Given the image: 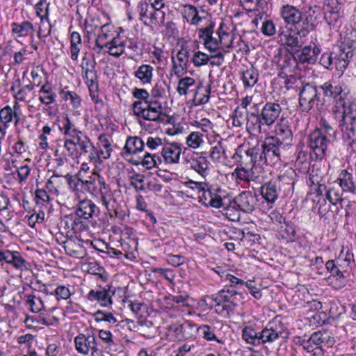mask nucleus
Returning a JSON list of instances; mask_svg holds the SVG:
<instances>
[{
	"instance_id": "nucleus-50",
	"label": "nucleus",
	"mask_w": 356,
	"mask_h": 356,
	"mask_svg": "<svg viewBox=\"0 0 356 356\" xmlns=\"http://www.w3.org/2000/svg\"><path fill=\"white\" fill-rule=\"evenodd\" d=\"M186 143L189 147L198 148L203 143V135L199 131L191 132L186 138Z\"/></svg>"
},
{
	"instance_id": "nucleus-45",
	"label": "nucleus",
	"mask_w": 356,
	"mask_h": 356,
	"mask_svg": "<svg viewBox=\"0 0 356 356\" xmlns=\"http://www.w3.org/2000/svg\"><path fill=\"white\" fill-rule=\"evenodd\" d=\"M198 330L202 337L207 341H216L219 343H223L222 339H218L214 332V329L208 325H202L199 327H195V331Z\"/></svg>"
},
{
	"instance_id": "nucleus-53",
	"label": "nucleus",
	"mask_w": 356,
	"mask_h": 356,
	"mask_svg": "<svg viewBox=\"0 0 356 356\" xmlns=\"http://www.w3.org/2000/svg\"><path fill=\"white\" fill-rule=\"evenodd\" d=\"M225 153L222 140H220L212 144L210 150V157L214 161H218Z\"/></svg>"
},
{
	"instance_id": "nucleus-54",
	"label": "nucleus",
	"mask_w": 356,
	"mask_h": 356,
	"mask_svg": "<svg viewBox=\"0 0 356 356\" xmlns=\"http://www.w3.org/2000/svg\"><path fill=\"white\" fill-rule=\"evenodd\" d=\"M92 143L90 138L84 135L81 139L76 143V147L79 149V156L85 155L90 152L92 149Z\"/></svg>"
},
{
	"instance_id": "nucleus-30",
	"label": "nucleus",
	"mask_w": 356,
	"mask_h": 356,
	"mask_svg": "<svg viewBox=\"0 0 356 356\" xmlns=\"http://www.w3.org/2000/svg\"><path fill=\"white\" fill-rule=\"evenodd\" d=\"M161 156L156 154H151L147 151L142 155L138 156V163H141L147 169H152L154 167H159L162 163Z\"/></svg>"
},
{
	"instance_id": "nucleus-27",
	"label": "nucleus",
	"mask_w": 356,
	"mask_h": 356,
	"mask_svg": "<svg viewBox=\"0 0 356 356\" xmlns=\"http://www.w3.org/2000/svg\"><path fill=\"white\" fill-rule=\"evenodd\" d=\"M227 286H225L220 291V298H222L225 302H229L233 307H236L243 299V294L237 290L229 288L227 289Z\"/></svg>"
},
{
	"instance_id": "nucleus-33",
	"label": "nucleus",
	"mask_w": 356,
	"mask_h": 356,
	"mask_svg": "<svg viewBox=\"0 0 356 356\" xmlns=\"http://www.w3.org/2000/svg\"><path fill=\"white\" fill-rule=\"evenodd\" d=\"M15 121L16 125L19 121V117L10 106H6L0 110V122L9 127V124Z\"/></svg>"
},
{
	"instance_id": "nucleus-25",
	"label": "nucleus",
	"mask_w": 356,
	"mask_h": 356,
	"mask_svg": "<svg viewBox=\"0 0 356 356\" xmlns=\"http://www.w3.org/2000/svg\"><path fill=\"white\" fill-rule=\"evenodd\" d=\"M111 35L112 34L110 30V25L104 24L100 31L94 38L95 45L93 47V49L97 54H101L104 47H108V41L107 40Z\"/></svg>"
},
{
	"instance_id": "nucleus-18",
	"label": "nucleus",
	"mask_w": 356,
	"mask_h": 356,
	"mask_svg": "<svg viewBox=\"0 0 356 356\" xmlns=\"http://www.w3.org/2000/svg\"><path fill=\"white\" fill-rule=\"evenodd\" d=\"M281 111V106L278 103L267 102L260 111L264 126H272L279 118Z\"/></svg>"
},
{
	"instance_id": "nucleus-12",
	"label": "nucleus",
	"mask_w": 356,
	"mask_h": 356,
	"mask_svg": "<svg viewBox=\"0 0 356 356\" xmlns=\"http://www.w3.org/2000/svg\"><path fill=\"white\" fill-rule=\"evenodd\" d=\"M308 145L316 159L321 160L325 155L330 141L321 136L319 131H313L308 136Z\"/></svg>"
},
{
	"instance_id": "nucleus-60",
	"label": "nucleus",
	"mask_w": 356,
	"mask_h": 356,
	"mask_svg": "<svg viewBox=\"0 0 356 356\" xmlns=\"http://www.w3.org/2000/svg\"><path fill=\"white\" fill-rule=\"evenodd\" d=\"M339 261H341V260L337 261V264H336L334 260H329L326 262L325 267L332 275L341 278L344 276L343 272L339 269V266H341V264L339 263Z\"/></svg>"
},
{
	"instance_id": "nucleus-26",
	"label": "nucleus",
	"mask_w": 356,
	"mask_h": 356,
	"mask_svg": "<svg viewBox=\"0 0 356 356\" xmlns=\"http://www.w3.org/2000/svg\"><path fill=\"white\" fill-rule=\"evenodd\" d=\"M279 182L270 180L261 187V194L268 203L273 204L279 196Z\"/></svg>"
},
{
	"instance_id": "nucleus-49",
	"label": "nucleus",
	"mask_w": 356,
	"mask_h": 356,
	"mask_svg": "<svg viewBox=\"0 0 356 356\" xmlns=\"http://www.w3.org/2000/svg\"><path fill=\"white\" fill-rule=\"evenodd\" d=\"M26 304L30 307V311L33 313H38L44 309V302L40 298L31 294L26 296Z\"/></svg>"
},
{
	"instance_id": "nucleus-1",
	"label": "nucleus",
	"mask_w": 356,
	"mask_h": 356,
	"mask_svg": "<svg viewBox=\"0 0 356 356\" xmlns=\"http://www.w3.org/2000/svg\"><path fill=\"white\" fill-rule=\"evenodd\" d=\"M325 97L336 99V106L342 108L339 124L343 140L351 146L356 142V102L349 95L350 90L343 82L325 81L319 86Z\"/></svg>"
},
{
	"instance_id": "nucleus-56",
	"label": "nucleus",
	"mask_w": 356,
	"mask_h": 356,
	"mask_svg": "<svg viewBox=\"0 0 356 356\" xmlns=\"http://www.w3.org/2000/svg\"><path fill=\"white\" fill-rule=\"evenodd\" d=\"M60 130L63 132L64 136L70 135V134H76L79 130L76 127L75 124L66 115L62 121V127Z\"/></svg>"
},
{
	"instance_id": "nucleus-44",
	"label": "nucleus",
	"mask_w": 356,
	"mask_h": 356,
	"mask_svg": "<svg viewBox=\"0 0 356 356\" xmlns=\"http://www.w3.org/2000/svg\"><path fill=\"white\" fill-rule=\"evenodd\" d=\"M62 98L65 101H70L74 108H78L81 105V99L76 92L66 90V88L61 90L60 92Z\"/></svg>"
},
{
	"instance_id": "nucleus-16",
	"label": "nucleus",
	"mask_w": 356,
	"mask_h": 356,
	"mask_svg": "<svg viewBox=\"0 0 356 356\" xmlns=\"http://www.w3.org/2000/svg\"><path fill=\"white\" fill-rule=\"evenodd\" d=\"M172 69L171 76L175 75L177 77L183 76L186 72L188 63V51L186 48L181 49L176 54V57L172 56Z\"/></svg>"
},
{
	"instance_id": "nucleus-48",
	"label": "nucleus",
	"mask_w": 356,
	"mask_h": 356,
	"mask_svg": "<svg viewBox=\"0 0 356 356\" xmlns=\"http://www.w3.org/2000/svg\"><path fill=\"white\" fill-rule=\"evenodd\" d=\"M249 149L254 165H263L268 163V161H266L264 156L263 149L261 145H257L254 147Z\"/></svg>"
},
{
	"instance_id": "nucleus-3",
	"label": "nucleus",
	"mask_w": 356,
	"mask_h": 356,
	"mask_svg": "<svg viewBox=\"0 0 356 356\" xmlns=\"http://www.w3.org/2000/svg\"><path fill=\"white\" fill-rule=\"evenodd\" d=\"M281 323L269 322L261 330H257L252 326H245L242 330V339L248 344L258 346L271 343L277 340L283 334Z\"/></svg>"
},
{
	"instance_id": "nucleus-4",
	"label": "nucleus",
	"mask_w": 356,
	"mask_h": 356,
	"mask_svg": "<svg viewBox=\"0 0 356 356\" xmlns=\"http://www.w3.org/2000/svg\"><path fill=\"white\" fill-rule=\"evenodd\" d=\"M353 56L350 47H337L331 52H324L320 58V64L328 70L335 69L343 72Z\"/></svg>"
},
{
	"instance_id": "nucleus-40",
	"label": "nucleus",
	"mask_w": 356,
	"mask_h": 356,
	"mask_svg": "<svg viewBox=\"0 0 356 356\" xmlns=\"http://www.w3.org/2000/svg\"><path fill=\"white\" fill-rule=\"evenodd\" d=\"M10 261H8L9 264L13 265L15 268L20 270H28L30 264L27 262L17 251L11 252Z\"/></svg>"
},
{
	"instance_id": "nucleus-10",
	"label": "nucleus",
	"mask_w": 356,
	"mask_h": 356,
	"mask_svg": "<svg viewBox=\"0 0 356 356\" xmlns=\"http://www.w3.org/2000/svg\"><path fill=\"white\" fill-rule=\"evenodd\" d=\"M215 26V22H209L205 27L197 29L200 39L203 40L205 48L210 52L220 51L221 45L220 38L213 37Z\"/></svg>"
},
{
	"instance_id": "nucleus-6",
	"label": "nucleus",
	"mask_w": 356,
	"mask_h": 356,
	"mask_svg": "<svg viewBox=\"0 0 356 356\" xmlns=\"http://www.w3.org/2000/svg\"><path fill=\"white\" fill-rule=\"evenodd\" d=\"M133 111L137 117L145 120L160 121L163 107L161 103L157 100L136 101L133 104Z\"/></svg>"
},
{
	"instance_id": "nucleus-57",
	"label": "nucleus",
	"mask_w": 356,
	"mask_h": 356,
	"mask_svg": "<svg viewBox=\"0 0 356 356\" xmlns=\"http://www.w3.org/2000/svg\"><path fill=\"white\" fill-rule=\"evenodd\" d=\"M326 198L334 205L338 202L341 203L343 201L341 198V191L334 187H330L327 189L326 191Z\"/></svg>"
},
{
	"instance_id": "nucleus-13",
	"label": "nucleus",
	"mask_w": 356,
	"mask_h": 356,
	"mask_svg": "<svg viewBox=\"0 0 356 356\" xmlns=\"http://www.w3.org/2000/svg\"><path fill=\"white\" fill-rule=\"evenodd\" d=\"M280 16L286 26L293 28H301L305 19L302 17V12L296 7L286 4L281 7Z\"/></svg>"
},
{
	"instance_id": "nucleus-52",
	"label": "nucleus",
	"mask_w": 356,
	"mask_h": 356,
	"mask_svg": "<svg viewBox=\"0 0 356 356\" xmlns=\"http://www.w3.org/2000/svg\"><path fill=\"white\" fill-rule=\"evenodd\" d=\"M149 3L147 0H141L138 3L136 10L140 16V20H141L145 26H149V23H147L146 18L148 17L149 12Z\"/></svg>"
},
{
	"instance_id": "nucleus-61",
	"label": "nucleus",
	"mask_w": 356,
	"mask_h": 356,
	"mask_svg": "<svg viewBox=\"0 0 356 356\" xmlns=\"http://www.w3.org/2000/svg\"><path fill=\"white\" fill-rule=\"evenodd\" d=\"M65 178L67 179L70 188L73 191H83V186L76 177L74 178L69 172H65Z\"/></svg>"
},
{
	"instance_id": "nucleus-15",
	"label": "nucleus",
	"mask_w": 356,
	"mask_h": 356,
	"mask_svg": "<svg viewBox=\"0 0 356 356\" xmlns=\"http://www.w3.org/2000/svg\"><path fill=\"white\" fill-rule=\"evenodd\" d=\"M74 346L76 350L82 355H88L90 350L92 353L97 352V339L94 334H79L74 338Z\"/></svg>"
},
{
	"instance_id": "nucleus-43",
	"label": "nucleus",
	"mask_w": 356,
	"mask_h": 356,
	"mask_svg": "<svg viewBox=\"0 0 356 356\" xmlns=\"http://www.w3.org/2000/svg\"><path fill=\"white\" fill-rule=\"evenodd\" d=\"M202 84L198 83L197 86H195L194 90H191V91H194V99L197 101V102L200 104H207L210 99V93H211V85L207 84L204 89V93H203V97H198L200 95V90H202Z\"/></svg>"
},
{
	"instance_id": "nucleus-46",
	"label": "nucleus",
	"mask_w": 356,
	"mask_h": 356,
	"mask_svg": "<svg viewBox=\"0 0 356 356\" xmlns=\"http://www.w3.org/2000/svg\"><path fill=\"white\" fill-rule=\"evenodd\" d=\"M145 145L147 149L150 151L161 149L162 150L164 145L165 144V140H163L157 136H147L145 139Z\"/></svg>"
},
{
	"instance_id": "nucleus-2",
	"label": "nucleus",
	"mask_w": 356,
	"mask_h": 356,
	"mask_svg": "<svg viewBox=\"0 0 356 356\" xmlns=\"http://www.w3.org/2000/svg\"><path fill=\"white\" fill-rule=\"evenodd\" d=\"M79 180L82 181L83 191L99 197L100 202L111 218L118 216V212L111 204L113 197L110 186L106 184L103 177L97 172H92V175L87 176L86 179L83 180L81 178Z\"/></svg>"
},
{
	"instance_id": "nucleus-64",
	"label": "nucleus",
	"mask_w": 356,
	"mask_h": 356,
	"mask_svg": "<svg viewBox=\"0 0 356 356\" xmlns=\"http://www.w3.org/2000/svg\"><path fill=\"white\" fill-rule=\"evenodd\" d=\"M51 296H55L58 300H67L71 296V292L68 287L64 285H59L56 289L51 293Z\"/></svg>"
},
{
	"instance_id": "nucleus-51",
	"label": "nucleus",
	"mask_w": 356,
	"mask_h": 356,
	"mask_svg": "<svg viewBox=\"0 0 356 356\" xmlns=\"http://www.w3.org/2000/svg\"><path fill=\"white\" fill-rule=\"evenodd\" d=\"M49 6V3H47L45 0H40L39 2L35 5V13L37 16L40 17L41 22H42L44 19H46L48 22H49L48 17Z\"/></svg>"
},
{
	"instance_id": "nucleus-62",
	"label": "nucleus",
	"mask_w": 356,
	"mask_h": 356,
	"mask_svg": "<svg viewBox=\"0 0 356 356\" xmlns=\"http://www.w3.org/2000/svg\"><path fill=\"white\" fill-rule=\"evenodd\" d=\"M95 320L97 322L105 321L108 323L114 324L117 322L115 317L110 312L106 313L101 310H97L93 314Z\"/></svg>"
},
{
	"instance_id": "nucleus-39",
	"label": "nucleus",
	"mask_w": 356,
	"mask_h": 356,
	"mask_svg": "<svg viewBox=\"0 0 356 356\" xmlns=\"http://www.w3.org/2000/svg\"><path fill=\"white\" fill-rule=\"evenodd\" d=\"M209 163L205 157H200L191 162V167L202 177H205L208 174Z\"/></svg>"
},
{
	"instance_id": "nucleus-29",
	"label": "nucleus",
	"mask_w": 356,
	"mask_h": 356,
	"mask_svg": "<svg viewBox=\"0 0 356 356\" xmlns=\"http://www.w3.org/2000/svg\"><path fill=\"white\" fill-rule=\"evenodd\" d=\"M341 190L345 192L355 193L356 187L353 180V175L346 170H342L337 178Z\"/></svg>"
},
{
	"instance_id": "nucleus-63",
	"label": "nucleus",
	"mask_w": 356,
	"mask_h": 356,
	"mask_svg": "<svg viewBox=\"0 0 356 356\" xmlns=\"http://www.w3.org/2000/svg\"><path fill=\"white\" fill-rule=\"evenodd\" d=\"M209 60L210 56H208L207 54L200 51L195 52L192 58V62L195 67L204 65L207 64Z\"/></svg>"
},
{
	"instance_id": "nucleus-11",
	"label": "nucleus",
	"mask_w": 356,
	"mask_h": 356,
	"mask_svg": "<svg viewBox=\"0 0 356 356\" xmlns=\"http://www.w3.org/2000/svg\"><path fill=\"white\" fill-rule=\"evenodd\" d=\"M115 292L111 285L106 284L104 287L90 290L86 298L90 302H97L102 307H109L113 304L112 297Z\"/></svg>"
},
{
	"instance_id": "nucleus-47",
	"label": "nucleus",
	"mask_w": 356,
	"mask_h": 356,
	"mask_svg": "<svg viewBox=\"0 0 356 356\" xmlns=\"http://www.w3.org/2000/svg\"><path fill=\"white\" fill-rule=\"evenodd\" d=\"M297 60L301 63L314 64L315 57L312 54V47L307 45L304 47L300 53L296 56Z\"/></svg>"
},
{
	"instance_id": "nucleus-58",
	"label": "nucleus",
	"mask_w": 356,
	"mask_h": 356,
	"mask_svg": "<svg viewBox=\"0 0 356 356\" xmlns=\"http://www.w3.org/2000/svg\"><path fill=\"white\" fill-rule=\"evenodd\" d=\"M323 172L317 164H314L309 169V181L311 184L315 185L316 183H320L324 180L323 177Z\"/></svg>"
},
{
	"instance_id": "nucleus-28",
	"label": "nucleus",
	"mask_w": 356,
	"mask_h": 356,
	"mask_svg": "<svg viewBox=\"0 0 356 356\" xmlns=\"http://www.w3.org/2000/svg\"><path fill=\"white\" fill-rule=\"evenodd\" d=\"M294 174V171L290 170L280 175L277 179H273L275 181L279 182L278 188L280 191L282 189L285 195H288L293 191L295 181L291 177Z\"/></svg>"
},
{
	"instance_id": "nucleus-38",
	"label": "nucleus",
	"mask_w": 356,
	"mask_h": 356,
	"mask_svg": "<svg viewBox=\"0 0 356 356\" xmlns=\"http://www.w3.org/2000/svg\"><path fill=\"white\" fill-rule=\"evenodd\" d=\"M81 46V38L80 34L74 31L71 33L70 37V54L71 58L76 60L78 58L79 53Z\"/></svg>"
},
{
	"instance_id": "nucleus-35",
	"label": "nucleus",
	"mask_w": 356,
	"mask_h": 356,
	"mask_svg": "<svg viewBox=\"0 0 356 356\" xmlns=\"http://www.w3.org/2000/svg\"><path fill=\"white\" fill-rule=\"evenodd\" d=\"M103 25L99 18L93 17L89 20H86L85 29L88 40L97 35Z\"/></svg>"
},
{
	"instance_id": "nucleus-59",
	"label": "nucleus",
	"mask_w": 356,
	"mask_h": 356,
	"mask_svg": "<svg viewBox=\"0 0 356 356\" xmlns=\"http://www.w3.org/2000/svg\"><path fill=\"white\" fill-rule=\"evenodd\" d=\"M225 280L229 282V284L226 285L227 286V289L229 288L233 289H240L242 286H243V284H245L244 280L230 273L225 274Z\"/></svg>"
},
{
	"instance_id": "nucleus-34",
	"label": "nucleus",
	"mask_w": 356,
	"mask_h": 356,
	"mask_svg": "<svg viewBox=\"0 0 356 356\" xmlns=\"http://www.w3.org/2000/svg\"><path fill=\"white\" fill-rule=\"evenodd\" d=\"M195 86H197V85H196L195 79L192 77L186 76L179 79L177 91L179 95H186L188 92L194 94V91L191 90H194Z\"/></svg>"
},
{
	"instance_id": "nucleus-31",
	"label": "nucleus",
	"mask_w": 356,
	"mask_h": 356,
	"mask_svg": "<svg viewBox=\"0 0 356 356\" xmlns=\"http://www.w3.org/2000/svg\"><path fill=\"white\" fill-rule=\"evenodd\" d=\"M154 68L152 65L143 64L134 72V75L143 84L150 83L153 76Z\"/></svg>"
},
{
	"instance_id": "nucleus-23",
	"label": "nucleus",
	"mask_w": 356,
	"mask_h": 356,
	"mask_svg": "<svg viewBox=\"0 0 356 356\" xmlns=\"http://www.w3.org/2000/svg\"><path fill=\"white\" fill-rule=\"evenodd\" d=\"M95 61L91 63L88 60H86L85 65H82V69L83 70V79L85 80V83L88 87L89 91L90 92V95L92 96V92L97 90V76L95 72Z\"/></svg>"
},
{
	"instance_id": "nucleus-24",
	"label": "nucleus",
	"mask_w": 356,
	"mask_h": 356,
	"mask_svg": "<svg viewBox=\"0 0 356 356\" xmlns=\"http://www.w3.org/2000/svg\"><path fill=\"white\" fill-rule=\"evenodd\" d=\"M123 150L124 156L142 154L145 151V140L138 136H129Z\"/></svg>"
},
{
	"instance_id": "nucleus-17",
	"label": "nucleus",
	"mask_w": 356,
	"mask_h": 356,
	"mask_svg": "<svg viewBox=\"0 0 356 356\" xmlns=\"http://www.w3.org/2000/svg\"><path fill=\"white\" fill-rule=\"evenodd\" d=\"M254 194L250 191H244L236 196L233 200V207L244 213H251L257 204Z\"/></svg>"
},
{
	"instance_id": "nucleus-8",
	"label": "nucleus",
	"mask_w": 356,
	"mask_h": 356,
	"mask_svg": "<svg viewBox=\"0 0 356 356\" xmlns=\"http://www.w3.org/2000/svg\"><path fill=\"white\" fill-rule=\"evenodd\" d=\"M265 159L268 163H275L280 160L282 154L286 151V145L279 143L277 138L267 137L261 144Z\"/></svg>"
},
{
	"instance_id": "nucleus-14",
	"label": "nucleus",
	"mask_w": 356,
	"mask_h": 356,
	"mask_svg": "<svg viewBox=\"0 0 356 356\" xmlns=\"http://www.w3.org/2000/svg\"><path fill=\"white\" fill-rule=\"evenodd\" d=\"M273 62L284 74L292 72L298 63L295 55L283 51L280 48L277 49V52L274 55Z\"/></svg>"
},
{
	"instance_id": "nucleus-19",
	"label": "nucleus",
	"mask_w": 356,
	"mask_h": 356,
	"mask_svg": "<svg viewBox=\"0 0 356 356\" xmlns=\"http://www.w3.org/2000/svg\"><path fill=\"white\" fill-rule=\"evenodd\" d=\"M75 212L78 216L83 220H88L100 213L99 208L89 199H84L79 202Z\"/></svg>"
},
{
	"instance_id": "nucleus-20",
	"label": "nucleus",
	"mask_w": 356,
	"mask_h": 356,
	"mask_svg": "<svg viewBox=\"0 0 356 356\" xmlns=\"http://www.w3.org/2000/svg\"><path fill=\"white\" fill-rule=\"evenodd\" d=\"M325 342L332 346L333 340H330L327 332L321 331L314 332L308 339H305V336L304 338L299 339V343L305 350H306L307 346L313 348L315 346H321Z\"/></svg>"
},
{
	"instance_id": "nucleus-22",
	"label": "nucleus",
	"mask_w": 356,
	"mask_h": 356,
	"mask_svg": "<svg viewBox=\"0 0 356 356\" xmlns=\"http://www.w3.org/2000/svg\"><path fill=\"white\" fill-rule=\"evenodd\" d=\"M275 136L274 138L278 140V143L286 145V148L291 145L293 140V134L289 126V122L284 119H282L275 127Z\"/></svg>"
},
{
	"instance_id": "nucleus-37",
	"label": "nucleus",
	"mask_w": 356,
	"mask_h": 356,
	"mask_svg": "<svg viewBox=\"0 0 356 356\" xmlns=\"http://www.w3.org/2000/svg\"><path fill=\"white\" fill-rule=\"evenodd\" d=\"M314 131H319L322 136L327 138L330 142L336 138V129L325 119L321 120L319 122V127Z\"/></svg>"
},
{
	"instance_id": "nucleus-21",
	"label": "nucleus",
	"mask_w": 356,
	"mask_h": 356,
	"mask_svg": "<svg viewBox=\"0 0 356 356\" xmlns=\"http://www.w3.org/2000/svg\"><path fill=\"white\" fill-rule=\"evenodd\" d=\"M181 152V145L177 143H165L161 151L160 156H161V159L163 158L165 163L175 164L179 162Z\"/></svg>"
},
{
	"instance_id": "nucleus-55",
	"label": "nucleus",
	"mask_w": 356,
	"mask_h": 356,
	"mask_svg": "<svg viewBox=\"0 0 356 356\" xmlns=\"http://www.w3.org/2000/svg\"><path fill=\"white\" fill-rule=\"evenodd\" d=\"M339 18V11L337 10H334L333 8L325 15V19L327 24L331 28L332 27L335 29H338L341 24Z\"/></svg>"
},
{
	"instance_id": "nucleus-41",
	"label": "nucleus",
	"mask_w": 356,
	"mask_h": 356,
	"mask_svg": "<svg viewBox=\"0 0 356 356\" xmlns=\"http://www.w3.org/2000/svg\"><path fill=\"white\" fill-rule=\"evenodd\" d=\"M169 90V84H168L164 80H158L151 90V95L154 98L166 97V92Z\"/></svg>"
},
{
	"instance_id": "nucleus-7",
	"label": "nucleus",
	"mask_w": 356,
	"mask_h": 356,
	"mask_svg": "<svg viewBox=\"0 0 356 356\" xmlns=\"http://www.w3.org/2000/svg\"><path fill=\"white\" fill-rule=\"evenodd\" d=\"M299 104L302 110L308 112L314 107L322 106L316 86L307 83L303 84L299 91Z\"/></svg>"
},
{
	"instance_id": "nucleus-5",
	"label": "nucleus",
	"mask_w": 356,
	"mask_h": 356,
	"mask_svg": "<svg viewBox=\"0 0 356 356\" xmlns=\"http://www.w3.org/2000/svg\"><path fill=\"white\" fill-rule=\"evenodd\" d=\"M309 31L308 18L306 17L300 29L287 26L280 27L278 38L283 44L293 49L300 48L302 42L299 39L298 36L305 37Z\"/></svg>"
},
{
	"instance_id": "nucleus-9",
	"label": "nucleus",
	"mask_w": 356,
	"mask_h": 356,
	"mask_svg": "<svg viewBox=\"0 0 356 356\" xmlns=\"http://www.w3.org/2000/svg\"><path fill=\"white\" fill-rule=\"evenodd\" d=\"M168 336L172 341H184L194 336L195 325L189 321L174 323L167 327Z\"/></svg>"
},
{
	"instance_id": "nucleus-36",
	"label": "nucleus",
	"mask_w": 356,
	"mask_h": 356,
	"mask_svg": "<svg viewBox=\"0 0 356 356\" xmlns=\"http://www.w3.org/2000/svg\"><path fill=\"white\" fill-rule=\"evenodd\" d=\"M10 26L13 33L17 34L19 37H26L33 30V24L29 21H24L19 24L13 22Z\"/></svg>"
},
{
	"instance_id": "nucleus-32",
	"label": "nucleus",
	"mask_w": 356,
	"mask_h": 356,
	"mask_svg": "<svg viewBox=\"0 0 356 356\" xmlns=\"http://www.w3.org/2000/svg\"><path fill=\"white\" fill-rule=\"evenodd\" d=\"M56 94L48 82L42 86L39 90V99L45 104L49 105L56 102Z\"/></svg>"
},
{
	"instance_id": "nucleus-42",
	"label": "nucleus",
	"mask_w": 356,
	"mask_h": 356,
	"mask_svg": "<svg viewBox=\"0 0 356 356\" xmlns=\"http://www.w3.org/2000/svg\"><path fill=\"white\" fill-rule=\"evenodd\" d=\"M259 73L254 67L246 70L243 73L242 80L245 87H252L258 81Z\"/></svg>"
}]
</instances>
